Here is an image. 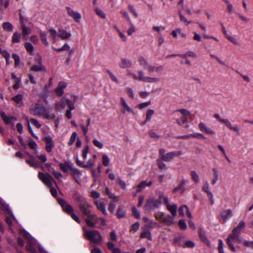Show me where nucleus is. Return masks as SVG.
I'll use <instances>...</instances> for the list:
<instances>
[{
  "label": "nucleus",
  "instance_id": "obj_1",
  "mask_svg": "<svg viewBox=\"0 0 253 253\" xmlns=\"http://www.w3.org/2000/svg\"><path fill=\"white\" fill-rule=\"evenodd\" d=\"M245 227V222L244 221H241L238 226L233 228L231 233L229 234L227 238V244L233 252H236V250L232 241H234L239 243H241L243 242V239L240 236V235Z\"/></svg>",
  "mask_w": 253,
  "mask_h": 253
},
{
  "label": "nucleus",
  "instance_id": "obj_2",
  "mask_svg": "<svg viewBox=\"0 0 253 253\" xmlns=\"http://www.w3.org/2000/svg\"><path fill=\"white\" fill-rule=\"evenodd\" d=\"M83 229L86 239L95 244L100 245L102 243V237L98 231L96 230H88L85 227H83Z\"/></svg>",
  "mask_w": 253,
  "mask_h": 253
},
{
  "label": "nucleus",
  "instance_id": "obj_3",
  "mask_svg": "<svg viewBox=\"0 0 253 253\" xmlns=\"http://www.w3.org/2000/svg\"><path fill=\"white\" fill-rule=\"evenodd\" d=\"M29 112L34 116H42L46 119L50 118L48 113L46 112V108L42 104L36 103L31 105L29 108Z\"/></svg>",
  "mask_w": 253,
  "mask_h": 253
},
{
  "label": "nucleus",
  "instance_id": "obj_4",
  "mask_svg": "<svg viewBox=\"0 0 253 253\" xmlns=\"http://www.w3.org/2000/svg\"><path fill=\"white\" fill-rule=\"evenodd\" d=\"M166 152V151L164 148H161L159 151L160 157L163 161L165 162L172 161L175 157L178 156L182 154L181 151L170 152L167 153Z\"/></svg>",
  "mask_w": 253,
  "mask_h": 253
},
{
  "label": "nucleus",
  "instance_id": "obj_5",
  "mask_svg": "<svg viewBox=\"0 0 253 253\" xmlns=\"http://www.w3.org/2000/svg\"><path fill=\"white\" fill-rule=\"evenodd\" d=\"M155 217L160 222L165 224L168 226H170L174 224V217L164 212H158L155 214Z\"/></svg>",
  "mask_w": 253,
  "mask_h": 253
},
{
  "label": "nucleus",
  "instance_id": "obj_6",
  "mask_svg": "<svg viewBox=\"0 0 253 253\" xmlns=\"http://www.w3.org/2000/svg\"><path fill=\"white\" fill-rule=\"evenodd\" d=\"M38 177L48 187H51L53 185V183L56 184V181L49 173L44 174L43 172H39L38 173Z\"/></svg>",
  "mask_w": 253,
  "mask_h": 253
},
{
  "label": "nucleus",
  "instance_id": "obj_7",
  "mask_svg": "<svg viewBox=\"0 0 253 253\" xmlns=\"http://www.w3.org/2000/svg\"><path fill=\"white\" fill-rule=\"evenodd\" d=\"M161 203L160 199H157L154 197H150L147 199L144 208L146 210H150L153 208L159 207Z\"/></svg>",
  "mask_w": 253,
  "mask_h": 253
},
{
  "label": "nucleus",
  "instance_id": "obj_8",
  "mask_svg": "<svg viewBox=\"0 0 253 253\" xmlns=\"http://www.w3.org/2000/svg\"><path fill=\"white\" fill-rule=\"evenodd\" d=\"M175 112H179L182 115V116L179 119L176 120V122L180 126H182L187 122L188 121L187 117L191 115L190 112L185 109H179L175 111Z\"/></svg>",
  "mask_w": 253,
  "mask_h": 253
},
{
  "label": "nucleus",
  "instance_id": "obj_9",
  "mask_svg": "<svg viewBox=\"0 0 253 253\" xmlns=\"http://www.w3.org/2000/svg\"><path fill=\"white\" fill-rule=\"evenodd\" d=\"M57 201L58 204L62 207L63 211L69 214L73 211V207L64 199L58 198L57 199Z\"/></svg>",
  "mask_w": 253,
  "mask_h": 253
},
{
  "label": "nucleus",
  "instance_id": "obj_10",
  "mask_svg": "<svg viewBox=\"0 0 253 253\" xmlns=\"http://www.w3.org/2000/svg\"><path fill=\"white\" fill-rule=\"evenodd\" d=\"M138 80L149 83H158L160 82V78L157 77H150L144 76V73L142 70L138 71Z\"/></svg>",
  "mask_w": 253,
  "mask_h": 253
},
{
  "label": "nucleus",
  "instance_id": "obj_11",
  "mask_svg": "<svg viewBox=\"0 0 253 253\" xmlns=\"http://www.w3.org/2000/svg\"><path fill=\"white\" fill-rule=\"evenodd\" d=\"M87 218L85 219V222L87 226L90 227H94L96 223L98 222V217L95 214H91L90 212L89 215L86 216Z\"/></svg>",
  "mask_w": 253,
  "mask_h": 253
},
{
  "label": "nucleus",
  "instance_id": "obj_12",
  "mask_svg": "<svg viewBox=\"0 0 253 253\" xmlns=\"http://www.w3.org/2000/svg\"><path fill=\"white\" fill-rule=\"evenodd\" d=\"M79 207L81 211L84 215L86 216L89 215L90 212H91V211L89 209L92 207V205L88 202L87 201L84 203L79 204Z\"/></svg>",
  "mask_w": 253,
  "mask_h": 253
},
{
  "label": "nucleus",
  "instance_id": "obj_13",
  "mask_svg": "<svg viewBox=\"0 0 253 253\" xmlns=\"http://www.w3.org/2000/svg\"><path fill=\"white\" fill-rule=\"evenodd\" d=\"M70 170L71 171V175L74 179L75 181L77 183L80 184L81 177L82 175V171L80 170L73 167H70Z\"/></svg>",
  "mask_w": 253,
  "mask_h": 253
},
{
  "label": "nucleus",
  "instance_id": "obj_14",
  "mask_svg": "<svg viewBox=\"0 0 253 253\" xmlns=\"http://www.w3.org/2000/svg\"><path fill=\"white\" fill-rule=\"evenodd\" d=\"M233 215V212L231 209H229L225 210L221 213L220 221L222 223H225Z\"/></svg>",
  "mask_w": 253,
  "mask_h": 253
},
{
  "label": "nucleus",
  "instance_id": "obj_15",
  "mask_svg": "<svg viewBox=\"0 0 253 253\" xmlns=\"http://www.w3.org/2000/svg\"><path fill=\"white\" fill-rule=\"evenodd\" d=\"M36 241L32 237L28 239V242L26 245V250L29 252L30 253H37V251L35 248Z\"/></svg>",
  "mask_w": 253,
  "mask_h": 253
},
{
  "label": "nucleus",
  "instance_id": "obj_16",
  "mask_svg": "<svg viewBox=\"0 0 253 253\" xmlns=\"http://www.w3.org/2000/svg\"><path fill=\"white\" fill-rule=\"evenodd\" d=\"M44 140L46 143L45 149L48 153L52 151V148L54 146V142L51 137L47 135L44 137Z\"/></svg>",
  "mask_w": 253,
  "mask_h": 253
},
{
  "label": "nucleus",
  "instance_id": "obj_17",
  "mask_svg": "<svg viewBox=\"0 0 253 253\" xmlns=\"http://www.w3.org/2000/svg\"><path fill=\"white\" fill-rule=\"evenodd\" d=\"M72 198L73 200L79 204H82L87 201L86 199L80 193L75 190L73 194Z\"/></svg>",
  "mask_w": 253,
  "mask_h": 253
},
{
  "label": "nucleus",
  "instance_id": "obj_18",
  "mask_svg": "<svg viewBox=\"0 0 253 253\" xmlns=\"http://www.w3.org/2000/svg\"><path fill=\"white\" fill-rule=\"evenodd\" d=\"M30 70L34 72L42 71L45 72L46 71L45 66L42 63L41 57L39 59V64L33 65L31 66Z\"/></svg>",
  "mask_w": 253,
  "mask_h": 253
},
{
  "label": "nucleus",
  "instance_id": "obj_19",
  "mask_svg": "<svg viewBox=\"0 0 253 253\" xmlns=\"http://www.w3.org/2000/svg\"><path fill=\"white\" fill-rule=\"evenodd\" d=\"M0 116L4 123L6 125L12 124L17 120L14 116H7L4 112L0 113Z\"/></svg>",
  "mask_w": 253,
  "mask_h": 253
},
{
  "label": "nucleus",
  "instance_id": "obj_20",
  "mask_svg": "<svg viewBox=\"0 0 253 253\" xmlns=\"http://www.w3.org/2000/svg\"><path fill=\"white\" fill-rule=\"evenodd\" d=\"M58 36L61 40H67L71 39L72 34L64 29H58Z\"/></svg>",
  "mask_w": 253,
  "mask_h": 253
},
{
  "label": "nucleus",
  "instance_id": "obj_21",
  "mask_svg": "<svg viewBox=\"0 0 253 253\" xmlns=\"http://www.w3.org/2000/svg\"><path fill=\"white\" fill-rule=\"evenodd\" d=\"M76 163L79 167L85 169L91 168L94 164V162L91 159H89L86 164H84L78 158L76 159Z\"/></svg>",
  "mask_w": 253,
  "mask_h": 253
},
{
  "label": "nucleus",
  "instance_id": "obj_22",
  "mask_svg": "<svg viewBox=\"0 0 253 253\" xmlns=\"http://www.w3.org/2000/svg\"><path fill=\"white\" fill-rule=\"evenodd\" d=\"M199 127L200 130L202 132H204L211 135H215V132L214 130L211 129L210 128L206 126V125L203 123L201 122L199 125Z\"/></svg>",
  "mask_w": 253,
  "mask_h": 253
},
{
  "label": "nucleus",
  "instance_id": "obj_23",
  "mask_svg": "<svg viewBox=\"0 0 253 253\" xmlns=\"http://www.w3.org/2000/svg\"><path fill=\"white\" fill-rule=\"evenodd\" d=\"M94 203L97 209L102 211L103 214L105 215H107L108 214L107 211L106 210L105 205L103 202L95 200Z\"/></svg>",
  "mask_w": 253,
  "mask_h": 253
},
{
  "label": "nucleus",
  "instance_id": "obj_24",
  "mask_svg": "<svg viewBox=\"0 0 253 253\" xmlns=\"http://www.w3.org/2000/svg\"><path fill=\"white\" fill-rule=\"evenodd\" d=\"M152 184V182L151 181H149L148 182H147V181H143L136 187H133V188L134 189L135 188H136L137 192H140L146 186H150Z\"/></svg>",
  "mask_w": 253,
  "mask_h": 253
},
{
  "label": "nucleus",
  "instance_id": "obj_25",
  "mask_svg": "<svg viewBox=\"0 0 253 253\" xmlns=\"http://www.w3.org/2000/svg\"><path fill=\"white\" fill-rule=\"evenodd\" d=\"M121 101L122 104L124 108V109L122 110V111H121V112L123 114H126V111L131 113L133 114H134L133 110L130 107H129L128 106V105H127L126 102V101L123 97H122L121 98Z\"/></svg>",
  "mask_w": 253,
  "mask_h": 253
},
{
  "label": "nucleus",
  "instance_id": "obj_26",
  "mask_svg": "<svg viewBox=\"0 0 253 253\" xmlns=\"http://www.w3.org/2000/svg\"><path fill=\"white\" fill-rule=\"evenodd\" d=\"M131 66V62L130 60L126 58H123L121 60L120 64V67L122 68H127L130 67Z\"/></svg>",
  "mask_w": 253,
  "mask_h": 253
},
{
  "label": "nucleus",
  "instance_id": "obj_27",
  "mask_svg": "<svg viewBox=\"0 0 253 253\" xmlns=\"http://www.w3.org/2000/svg\"><path fill=\"white\" fill-rule=\"evenodd\" d=\"M49 32L50 33V35L49 36V38H50L53 43H55L56 42V38L58 35V32L52 28H51L49 30Z\"/></svg>",
  "mask_w": 253,
  "mask_h": 253
},
{
  "label": "nucleus",
  "instance_id": "obj_28",
  "mask_svg": "<svg viewBox=\"0 0 253 253\" xmlns=\"http://www.w3.org/2000/svg\"><path fill=\"white\" fill-rule=\"evenodd\" d=\"M21 27L23 37L26 39L27 37L31 33V30L30 28L26 27L24 24H22Z\"/></svg>",
  "mask_w": 253,
  "mask_h": 253
},
{
  "label": "nucleus",
  "instance_id": "obj_29",
  "mask_svg": "<svg viewBox=\"0 0 253 253\" xmlns=\"http://www.w3.org/2000/svg\"><path fill=\"white\" fill-rule=\"evenodd\" d=\"M66 105V99L62 98L59 102H57L55 105V109L59 111L63 109Z\"/></svg>",
  "mask_w": 253,
  "mask_h": 253
},
{
  "label": "nucleus",
  "instance_id": "obj_30",
  "mask_svg": "<svg viewBox=\"0 0 253 253\" xmlns=\"http://www.w3.org/2000/svg\"><path fill=\"white\" fill-rule=\"evenodd\" d=\"M2 27L4 31L7 32H11L13 31V26L12 24L9 22H5L2 23Z\"/></svg>",
  "mask_w": 253,
  "mask_h": 253
},
{
  "label": "nucleus",
  "instance_id": "obj_31",
  "mask_svg": "<svg viewBox=\"0 0 253 253\" xmlns=\"http://www.w3.org/2000/svg\"><path fill=\"white\" fill-rule=\"evenodd\" d=\"M59 166L60 169L64 172H67L68 169L70 170V167H73L67 162H66L64 163H60Z\"/></svg>",
  "mask_w": 253,
  "mask_h": 253
},
{
  "label": "nucleus",
  "instance_id": "obj_32",
  "mask_svg": "<svg viewBox=\"0 0 253 253\" xmlns=\"http://www.w3.org/2000/svg\"><path fill=\"white\" fill-rule=\"evenodd\" d=\"M167 209L170 212L172 215L174 217L177 215V206L176 205H169L167 207Z\"/></svg>",
  "mask_w": 253,
  "mask_h": 253
},
{
  "label": "nucleus",
  "instance_id": "obj_33",
  "mask_svg": "<svg viewBox=\"0 0 253 253\" xmlns=\"http://www.w3.org/2000/svg\"><path fill=\"white\" fill-rule=\"evenodd\" d=\"M40 35L41 38L42 42L46 46L49 45V43L47 41L46 36L47 34L44 32L40 31Z\"/></svg>",
  "mask_w": 253,
  "mask_h": 253
},
{
  "label": "nucleus",
  "instance_id": "obj_34",
  "mask_svg": "<svg viewBox=\"0 0 253 253\" xmlns=\"http://www.w3.org/2000/svg\"><path fill=\"white\" fill-rule=\"evenodd\" d=\"M21 34L20 33L16 32H15L12 37V40L11 41L13 43H19L21 39Z\"/></svg>",
  "mask_w": 253,
  "mask_h": 253
},
{
  "label": "nucleus",
  "instance_id": "obj_35",
  "mask_svg": "<svg viewBox=\"0 0 253 253\" xmlns=\"http://www.w3.org/2000/svg\"><path fill=\"white\" fill-rule=\"evenodd\" d=\"M23 96L22 94H19L16 95V96L12 97V100L17 103V104H19L20 105L23 104Z\"/></svg>",
  "mask_w": 253,
  "mask_h": 253
},
{
  "label": "nucleus",
  "instance_id": "obj_36",
  "mask_svg": "<svg viewBox=\"0 0 253 253\" xmlns=\"http://www.w3.org/2000/svg\"><path fill=\"white\" fill-rule=\"evenodd\" d=\"M139 62L140 65L146 69H147L148 67L150 65L149 62L142 56L139 57Z\"/></svg>",
  "mask_w": 253,
  "mask_h": 253
},
{
  "label": "nucleus",
  "instance_id": "obj_37",
  "mask_svg": "<svg viewBox=\"0 0 253 253\" xmlns=\"http://www.w3.org/2000/svg\"><path fill=\"white\" fill-rule=\"evenodd\" d=\"M24 46L28 52H30L32 55L34 54V47L31 43L29 42H26L25 43Z\"/></svg>",
  "mask_w": 253,
  "mask_h": 253
},
{
  "label": "nucleus",
  "instance_id": "obj_38",
  "mask_svg": "<svg viewBox=\"0 0 253 253\" xmlns=\"http://www.w3.org/2000/svg\"><path fill=\"white\" fill-rule=\"evenodd\" d=\"M140 238H146L149 240H152V236L150 231L148 230L143 231L140 235Z\"/></svg>",
  "mask_w": 253,
  "mask_h": 253
},
{
  "label": "nucleus",
  "instance_id": "obj_39",
  "mask_svg": "<svg viewBox=\"0 0 253 253\" xmlns=\"http://www.w3.org/2000/svg\"><path fill=\"white\" fill-rule=\"evenodd\" d=\"M191 175L192 179L196 183H198L200 182V178L198 174L195 171H192L191 172Z\"/></svg>",
  "mask_w": 253,
  "mask_h": 253
},
{
  "label": "nucleus",
  "instance_id": "obj_40",
  "mask_svg": "<svg viewBox=\"0 0 253 253\" xmlns=\"http://www.w3.org/2000/svg\"><path fill=\"white\" fill-rule=\"evenodd\" d=\"M105 191L107 193V194L109 196L110 198L115 200L116 201H118L119 200V197H116V195L112 193L108 187H106Z\"/></svg>",
  "mask_w": 253,
  "mask_h": 253
},
{
  "label": "nucleus",
  "instance_id": "obj_41",
  "mask_svg": "<svg viewBox=\"0 0 253 253\" xmlns=\"http://www.w3.org/2000/svg\"><path fill=\"white\" fill-rule=\"evenodd\" d=\"M116 214L119 218H121L125 217L126 215V211L121 208L119 207L118 208Z\"/></svg>",
  "mask_w": 253,
  "mask_h": 253
},
{
  "label": "nucleus",
  "instance_id": "obj_42",
  "mask_svg": "<svg viewBox=\"0 0 253 253\" xmlns=\"http://www.w3.org/2000/svg\"><path fill=\"white\" fill-rule=\"evenodd\" d=\"M26 163L29 164L31 167L36 169L38 167V164L35 160H27L26 161Z\"/></svg>",
  "mask_w": 253,
  "mask_h": 253
},
{
  "label": "nucleus",
  "instance_id": "obj_43",
  "mask_svg": "<svg viewBox=\"0 0 253 253\" xmlns=\"http://www.w3.org/2000/svg\"><path fill=\"white\" fill-rule=\"evenodd\" d=\"M157 165L158 168L161 170H166L167 169L165 164L160 160H157Z\"/></svg>",
  "mask_w": 253,
  "mask_h": 253
},
{
  "label": "nucleus",
  "instance_id": "obj_44",
  "mask_svg": "<svg viewBox=\"0 0 253 253\" xmlns=\"http://www.w3.org/2000/svg\"><path fill=\"white\" fill-rule=\"evenodd\" d=\"M77 136V133L76 132H73L70 137V140L68 142V145L69 146L72 145L75 142Z\"/></svg>",
  "mask_w": 253,
  "mask_h": 253
},
{
  "label": "nucleus",
  "instance_id": "obj_45",
  "mask_svg": "<svg viewBox=\"0 0 253 253\" xmlns=\"http://www.w3.org/2000/svg\"><path fill=\"white\" fill-rule=\"evenodd\" d=\"M178 14H179V15L180 16V20L185 23L186 24V25H188L189 24H190L191 22L190 21H188L187 19L186 18V17L182 14L181 13V11H179V12H178Z\"/></svg>",
  "mask_w": 253,
  "mask_h": 253
},
{
  "label": "nucleus",
  "instance_id": "obj_46",
  "mask_svg": "<svg viewBox=\"0 0 253 253\" xmlns=\"http://www.w3.org/2000/svg\"><path fill=\"white\" fill-rule=\"evenodd\" d=\"M53 49L57 51H61L63 50H67L70 49V46L67 43H65L63 46L60 48H56L53 47Z\"/></svg>",
  "mask_w": 253,
  "mask_h": 253
},
{
  "label": "nucleus",
  "instance_id": "obj_47",
  "mask_svg": "<svg viewBox=\"0 0 253 253\" xmlns=\"http://www.w3.org/2000/svg\"><path fill=\"white\" fill-rule=\"evenodd\" d=\"M12 56L14 60L15 66H18L19 64L20 61L19 56L15 53L12 54Z\"/></svg>",
  "mask_w": 253,
  "mask_h": 253
},
{
  "label": "nucleus",
  "instance_id": "obj_48",
  "mask_svg": "<svg viewBox=\"0 0 253 253\" xmlns=\"http://www.w3.org/2000/svg\"><path fill=\"white\" fill-rule=\"evenodd\" d=\"M89 147L88 146L86 145L83 150V153H82V156L84 160H85L87 158V154L89 152Z\"/></svg>",
  "mask_w": 253,
  "mask_h": 253
},
{
  "label": "nucleus",
  "instance_id": "obj_49",
  "mask_svg": "<svg viewBox=\"0 0 253 253\" xmlns=\"http://www.w3.org/2000/svg\"><path fill=\"white\" fill-rule=\"evenodd\" d=\"M103 164L105 166L109 165L110 163V159L106 155H103L102 156Z\"/></svg>",
  "mask_w": 253,
  "mask_h": 253
},
{
  "label": "nucleus",
  "instance_id": "obj_50",
  "mask_svg": "<svg viewBox=\"0 0 253 253\" xmlns=\"http://www.w3.org/2000/svg\"><path fill=\"white\" fill-rule=\"evenodd\" d=\"M107 73L109 74L112 80L117 84H119V81L117 77L109 70H107Z\"/></svg>",
  "mask_w": 253,
  "mask_h": 253
},
{
  "label": "nucleus",
  "instance_id": "obj_51",
  "mask_svg": "<svg viewBox=\"0 0 253 253\" xmlns=\"http://www.w3.org/2000/svg\"><path fill=\"white\" fill-rule=\"evenodd\" d=\"M69 214L70 215L71 217L73 219L75 220L77 223L79 224L81 223V221L80 218L75 213L73 212L72 211L71 213H70Z\"/></svg>",
  "mask_w": 253,
  "mask_h": 253
},
{
  "label": "nucleus",
  "instance_id": "obj_52",
  "mask_svg": "<svg viewBox=\"0 0 253 253\" xmlns=\"http://www.w3.org/2000/svg\"><path fill=\"white\" fill-rule=\"evenodd\" d=\"M92 142L96 147L100 149H102L103 147V144L96 139H94L92 141Z\"/></svg>",
  "mask_w": 253,
  "mask_h": 253
},
{
  "label": "nucleus",
  "instance_id": "obj_53",
  "mask_svg": "<svg viewBox=\"0 0 253 253\" xmlns=\"http://www.w3.org/2000/svg\"><path fill=\"white\" fill-rule=\"evenodd\" d=\"M28 145L31 149L34 150H36L37 147V144H36V142L32 139L29 140Z\"/></svg>",
  "mask_w": 253,
  "mask_h": 253
},
{
  "label": "nucleus",
  "instance_id": "obj_54",
  "mask_svg": "<svg viewBox=\"0 0 253 253\" xmlns=\"http://www.w3.org/2000/svg\"><path fill=\"white\" fill-rule=\"evenodd\" d=\"M154 113V111L152 109L148 110L146 113V121H150L151 119L152 115Z\"/></svg>",
  "mask_w": 253,
  "mask_h": 253
},
{
  "label": "nucleus",
  "instance_id": "obj_55",
  "mask_svg": "<svg viewBox=\"0 0 253 253\" xmlns=\"http://www.w3.org/2000/svg\"><path fill=\"white\" fill-rule=\"evenodd\" d=\"M178 224L180 228L182 230H185L187 228V225L185 221L183 219H180L178 222Z\"/></svg>",
  "mask_w": 253,
  "mask_h": 253
},
{
  "label": "nucleus",
  "instance_id": "obj_56",
  "mask_svg": "<svg viewBox=\"0 0 253 253\" xmlns=\"http://www.w3.org/2000/svg\"><path fill=\"white\" fill-rule=\"evenodd\" d=\"M30 122L37 128H40L41 127V124L36 119H31L29 120V122Z\"/></svg>",
  "mask_w": 253,
  "mask_h": 253
},
{
  "label": "nucleus",
  "instance_id": "obj_57",
  "mask_svg": "<svg viewBox=\"0 0 253 253\" xmlns=\"http://www.w3.org/2000/svg\"><path fill=\"white\" fill-rule=\"evenodd\" d=\"M242 243H243V244L245 246L250 248L253 249V241H243Z\"/></svg>",
  "mask_w": 253,
  "mask_h": 253
},
{
  "label": "nucleus",
  "instance_id": "obj_58",
  "mask_svg": "<svg viewBox=\"0 0 253 253\" xmlns=\"http://www.w3.org/2000/svg\"><path fill=\"white\" fill-rule=\"evenodd\" d=\"M91 196L94 199H97L100 197V194L96 191L92 190L90 192Z\"/></svg>",
  "mask_w": 253,
  "mask_h": 253
},
{
  "label": "nucleus",
  "instance_id": "obj_59",
  "mask_svg": "<svg viewBox=\"0 0 253 253\" xmlns=\"http://www.w3.org/2000/svg\"><path fill=\"white\" fill-rule=\"evenodd\" d=\"M116 208V205L114 202H110L108 206V209L109 211L111 213H113L114 212L115 209Z\"/></svg>",
  "mask_w": 253,
  "mask_h": 253
},
{
  "label": "nucleus",
  "instance_id": "obj_60",
  "mask_svg": "<svg viewBox=\"0 0 253 253\" xmlns=\"http://www.w3.org/2000/svg\"><path fill=\"white\" fill-rule=\"evenodd\" d=\"M199 234L201 239L203 242H204L206 244H207L208 245H210V241L207 239V238L205 236H204L201 234V231L199 232Z\"/></svg>",
  "mask_w": 253,
  "mask_h": 253
},
{
  "label": "nucleus",
  "instance_id": "obj_61",
  "mask_svg": "<svg viewBox=\"0 0 253 253\" xmlns=\"http://www.w3.org/2000/svg\"><path fill=\"white\" fill-rule=\"evenodd\" d=\"M195 246V244L191 241H186L184 243V247L192 248Z\"/></svg>",
  "mask_w": 253,
  "mask_h": 253
},
{
  "label": "nucleus",
  "instance_id": "obj_62",
  "mask_svg": "<svg viewBox=\"0 0 253 253\" xmlns=\"http://www.w3.org/2000/svg\"><path fill=\"white\" fill-rule=\"evenodd\" d=\"M128 9L129 10L130 12H131L135 17L137 18L138 17V14L135 10V9L133 7V6L131 5H128Z\"/></svg>",
  "mask_w": 253,
  "mask_h": 253
},
{
  "label": "nucleus",
  "instance_id": "obj_63",
  "mask_svg": "<svg viewBox=\"0 0 253 253\" xmlns=\"http://www.w3.org/2000/svg\"><path fill=\"white\" fill-rule=\"evenodd\" d=\"M81 17H82L81 14L78 12H76L75 13V14L74 15V16L72 17V18L76 22L80 21V19H81Z\"/></svg>",
  "mask_w": 253,
  "mask_h": 253
},
{
  "label": "nucleus",
  "instance_id": "obj_64",
  "mask_svg": "<svg viewBox=\"0 0 253 253\" xmlns=\"http://www.w3.org/2000/svg\"><path fill=\"white\" fill-rule=\"evenodd\" d=\"M218 242H219V243H218V248L219 252L220 253H224L223 242L221 239L219 240Z\"/></svg>",
  "mask_w": 253,
  "mask_h": 253
}]
</instances>
